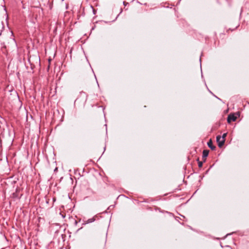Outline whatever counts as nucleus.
Wrapping results in <instances>:
<instances>
[{
    "label": "nucleus",
    "instance_id": "obj_1",
    "mask_svg": "<svg viewBox=\"0 0 249 249\" xmlns=\"http://www.w3.org/2000/svg\"><path fill=\"white\" fill-rule=\"evenodd\" d=\"M216 141L219 147H221L224 144L225 140L224 139V138H222L220 136H217L216 137Z\"/></svg>",
    "mask_w": 249,
    "mask_h": 249
},
{
    "label": "nucleus",
    "instance_id": "obj_3",
    "mask_svg": "<svg viewBox=\"0 0 249 249\" xmlns=\"http://www.w3.org/2000/svg\"><path fill=\"white\" fill-rule=\"evenodd\" d=\"M208 145L212 149H214L215 148V147L213 145V142H212V141L211 140H210L208 142Z\"/></svg>",
    "mask_w": 249,
    "mask_h": 249
},
{
    "label": "nucleus",
    "instance_id": "obj_2",
    "mask_svg": "<svg viewBox=\"0 0 249 249\" xmlns=\"http://www.w3.org/2000/svg\"><path fill=\"white\" fill-rule=\"evenodd\" d=\"M237 119V115L230 114L228 117V123H231V121H235Z\"/></svg>",
    "mask_w": 249,
    "mask_h": 249
},
{
    "label": "nucleus",
    "instance_id": "obj_5",
    "mask_svg": "<svg viewBox=\"0 0 249 249\" xmlns=\"http://www.w3.org/2000/svg\"><path fill=\"white\" fill-rule=\"evenodd\" d=\"M226 136L227 133H224L221 137L224 138V139L225 140V137H226Z\"/></svg>",
    "mask_w": 249,
    "mask_h": 249
},
{
    "label": "nucleus",
    "instance_id": "obj_4",
    "mask_svg": "<svg viewBox=\"0 0 249 249\" xmlns=\"http://www.w3.org/2000/svg\"><path fill=\"white\" fill-rule=\"evenodd\" d=\"M208 154H209V151L208 150H204L203 151V157L204 158L207 157L208 156Z\"/></svg>",
    "mask_w": 249,
    "mask_h": 249
}]
</instances>
